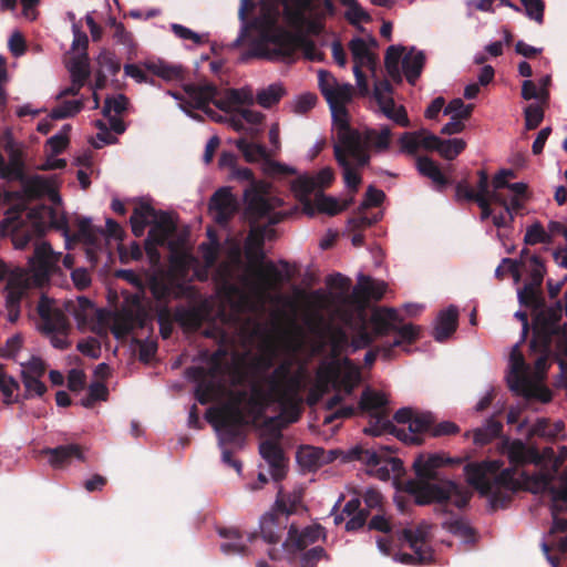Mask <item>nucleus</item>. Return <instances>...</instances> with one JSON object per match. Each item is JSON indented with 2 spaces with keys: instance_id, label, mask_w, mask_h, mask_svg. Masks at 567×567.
Wrapping results in <instances>:
<instances>
[{
  "instance_id": "obj_1",
  "label": "nucleus",
  "mask_w": 567,
  "mask_h": 567,
  "mask_svg": "<svg viewBox=\"0 0 567 567\" xmlns=\"http://www.w3.org/2000/svg\"><path fill=\"white\" fill-rule=\"evenodd\" d=\"M48 216L51 225L66 231L68 219L65 216H58L51 207L41 209H27L25 205L10 208L1 221V230L10 234L12 244L17 249H24L30 241L35 239L33 255L29 258V269L18 270L13 274L6 286V307L20 308L21 300L31 286L42 287L50 279V274L55 268L58 256L51 246L39 243L44 234V225L41 220Z\"/></svg>"
},
{
  "instance_id": "obj_2",
  "label": "nucleus",
  "mask_w": 567,
  "mask_h": 567,
  "mask_svg": "<svg viewBox=\"0 0 567 567\" xmlns=\"http://www.w3.org/2000/svg\"><path fill=\"white\" fill-rule=\"evenodd\" d=\"M450 462L440 454L420 455L415 458L413 468L417 480L408 481L405 484V491L414 497L415 504L424 506L436 503L444 513L449 512V503L460 509L468 504L472 493L466 487L450 480L433 482L437 480L436 470Z\"/></svg>"
},
{
  "instance_id": "obj_3",
  "label": "nucleus",
  "mask_w": 567,
  "mask_h": 567,
  "mask_svg": "<svg viewBox=\"0 0 567 567\" xmlns=\"http://www.w3.org/2000/svg\"><path fill=\"white\" fill-rule=\"evenodd\" d=\"M251 27L260 33L255 43L254 56L268 60H288L293 58L296 50H301L310 61L320 60L316 43L302 33H292L278 25L277 12L264 8L262 13L251 22Z\"/></svg>"
},
{
  "instance_id": "obj_4",
  "label": "nucleus",
  "mask_w": 567,
  "mask_h": 567,
  "mask_svg": "<svg viewBox=\"0 0 567 567\" xmlns=\"http://www.w3.org/2000/svg\"><path fill=\"white\" fill-rule=\"evenodd\" d=\"M393 133L389 125L379 128H357L343 150L344 162L337 163L349 190L358 192L361 183V169L370 167L373 155L385 154L392 145Z\"/></svg>"
},
{
  "instance_id": "obj_5",
  "label": "nucleus",
  "mask_w": 567,
  "mask_h": 567,
  "mask_svg": "<svg viewBox=\"0 0 567 567\" xmlns=\"http://www.w3.org/2000/svg\"><path fill=\"white\" fill-rule=\"evenodd\" d=\"M266 391L254 389L256 398L250 400L252 405H260V411L268 403H278L284 414H289L290 422H296L300 416L299 393L303 388L301 371H292L291 362H280L270 373L264 378Z\"/></svg>"
},
{
  "instance_id": "obj_6",
  "label": "nucleus",
  "mask_w": 567,
  "mask_h": 567,
  "mask_svg": "<svg viewBox=\"0 0 567 567\" xmlns=\"http://www.w3.org/2000/svg\"><path fill=\"white\" fill-rule=\"evenodd\" d=\"M231 176L237 181L249 183L244 190V200L249 218L255 221L268 219L270 225L279 224L285 218L284 213L274 212L282 205V200L270 194L271 186L268 182L256 179L252 171L248 167L236 166Z\"/></svg>"
},
{
  "instance_id": "obj_7",
  "label": "nucleus",
  "mask_w": 567,
  "mask_h": 567,
  "mask_svg": "<svg viewBox=\"0 0 567 567\" xmlns=\"http://www.w3.org/2000/svg\"><path fill=\"white\" fill-rule=\"evenodd\" d=\"M403 318L396 309L382 307L375 309L371 317L370 323L373 326L377 334L386 336L390 332H395L398 337L386 348H384V357L389 358L393 348L400 347L403 343H413L420 338L421 327L413 323L402 324Z\"/></svg>"
},
{
  "instance_id": "obj_8",
  "label": "nucleus",
  "mask_w": 567,
  "mask_h": 567,
  "mask_svg": "<svg viewBox=\"0 0 567 567\" xmlns=\"http://www.w3.org/2000/svg\"><path fill=\"white\" fill-rule=\"evenodd\" d=\"M502 467L499 461H484L481 463L466 465L467 482L482 496L489 498L491 511L507 508L513 499L515 492L491 486L489 474H496Z\"/></svg>"
},
{
  "instance_id": "obj_9",
  "label": "nucleus",
  "mask_w": 567,
  "mask_h": 567,
  "mask_svg": "<svg viewBox=\"0 0 567 567\" xmlns=\"http://www.w3.org/2000/svg\"><path fill=\"white\" fill-rule=\"evenodd\" d=\"M393 452L389 445H381L378 449L357 445L348 451L347 458L367 465L369 475L389 481L391 473H400L403 470V462L392 456Z\"/></svg>"
},
{
  "instance_id": "obj_10",
  "label": "nucleus",
  "mask_w": 567,
  "mask_h": 567,
  "mask_svg": "<svg viewBox=\"0 0 567 567\" xmlns=\"http://www.w3.org/2000/svg\"><path fill=\"white\" fill-rule=\"evenodd\" d=\"M245 394L241 393L240 396ZM243 398L228 403L219 410L209 409L206 419L218 432L219 444H236L243 441V427L248 424L246 414L240 406Z\"/></svg>"
},
{
  "instance_id": "obj_11",
  "label": "nucleus",
  "mask_w": 567,
  "mask_h": 567,
  "mask_svg": "<svg viewBox=\"0 0 567 567\" xmlns=\"http://www.w3.org/2000/svg\"><path fill=\"white\" fill-rule=\"evenodd\" d=\"M265 228H252L245 241V256L256 268L255 275L265 288H272L284 280L281 271L272 261L264 265Z\"/></svg>"
},
{
  "instance_id": "obj_12",
  "label": "nucleus",
  "mask_w": 567,
  "mask_h": 567,
  "mask_svg": "<svg viewBox=\"0 0 567 567\" xmlns=\"http://www.w3.org/2000/svg\"><path fill=\"white\" fill-rule=\"evenodd\" d=\"M54 301L42 295L37 306V312L40 318L39 330L45 336H51V344L59 350H65L70 347V342L59 336L66 334L69 330V321L61 309L55 307Z\"/></svg>"
},
{
  "instance_id": "obj_13",
  "label": "nucleus",
  "mask_w": 567,
  "mask_h": 567,
  "mask_svg": "<svg viewBox=\"0 0 567 567\" xmlns=\"http://www.w3.org/2000/svg\"><path fill=\"white\" fill-rule=\"evenodd\" d=\"M388 399L383 393L367 389L362 392L359 409L369 413V425L364 427V433L372 436H380L386 431H393L394 424L388 416L385 405Z\"/></svg>"
},
{
  "instance_id": "obj_14",
  "label": "nucleus",
  "mask_w": 567,
  "mask_h": 567,
  "mask_svg": "<svg viewBox=\"0 0 567 567\" xmlns=\"http://www.w3.org/2000/svg\"><path fill=\"white\" fill-rule=\"evenodd\" d=\"M184 92L187 94L188 99L193 101V109L202 110L210 116L215 114L208 106L210 102H213L216 107L227 113L235 107L229 100V90L225 92L223 97L216 99L218 89L212 83H188L184 85Z\"/></svg>"
},
{
  "instance_id": "obj_15",
  "label": "nucleus",
  "mask_w": 567,
  "mask_h": 567,
  "mask_svg": "<svg viewBox=\"0 0 567 567\" xmlns=\"http://www.w3.org/2000/svg\"><path fill=\"white\" fill-rule=\"evenodd\" d=\"M288 536L281 544V548H270L268 556L272 560H279L284 551L296 553L306 549L309 545L315 544L320 538H326L324 528L321 525H312L299 532L298 528L291 524L288 528Z\"/></svg>"
},
{
  "instance_id": "obj_16",
  "label": "nucleus",
  "mask_w": 567,
  "mask_h": 567,
  "mask_svg": "<svg viewBox=\"0 0 567 567\" xmlns=\"http://www.w3.org/2000/svg\"><path fill=\"white\" fill-rule=\"evenodd\" d=\"M398 539L405 542L413 554L403 553L400 561L410 565H424L433 559V550L427 543V530L423 526L416 528H403L398 532Z\"/></svg>"
},
{
  "instance_id": "obj_17",
  "label": "nucleus",
  "mask_w": 567,
  "mask_h": 567,
  "mask_svg": "<svg viewBox=\"0 0 567 567\" xmlns=\"http://www.w3.org/2000/svg\"><path fill=\"white\" fill-rule=\"evenodd\" d=\"M334 179V172L331 167H324L319 171L316 178L302 176L295 181L292 189L303 206V210L313 216L311 194L328 187Z\"/></svg>"
},
{
  "instance_id": "obj_18",
  "label": "nucleus",
  "mask_w": 567,
  "mask_h": 567,
  "mask_svg": "<svg viewBox=\"0 0 567 567\" xmlns=\"http://www.w3.org/2000/svg\"><path fill=\"white\" fill-rule=\"evenodd\" d=\"M477 176V190L473 189L466 181H461L455 186V197L458 202L466 200L476 203L481 208V217L485 220L493 214L491 208L492 202L487 196V172L480 169Z\"/></svg>"
},
{
  "instance_id": "obj_19",
  "label": "nucleus",
  "mask_w": 567,
  "mask_h": 567,
  "mask_svg": "<svg viewBox=\"0 0 567 567\" xmlns=\"http://www.w3.org/2000/svg\"><path fill=\"white\" fill-rule=\"evenodd\" d=\"M275 440H266L259 444V453L268 463L270 474L275 482H280L287 474V458L279 441L282 434L279 429L274 430Z\"/></svg>"
},
{
  "instance_id": "obj_20",
  "label": "nucleus",
  "mask_w": 567,
  "mask_h": 567,
  "mask_svg": "<svg viewBox=\"0 0 567 567\" xmlns=\"http://www.w3.org/2000/svg\"><path fill=\"white\" fill-rule=\"evenodd\" d=\"M333 125L337 128V142L333 145V155L337 163L344 162L343 150L353 136L357 128L351 127L349 114L344 105H329Z\"/></svg>"
},
{
  "instance_id": "obj_21",
  "label": "nucleus",
  "mask_w": 567,
  "mask_h": 567,
  "mask_svg": "<svg viewBox=\"0 0 567 567\" xmlns=\"http://www.w3.org/2000/svg\"><path fill=\"white\" fill-rule=\"evenodd\" d=\"M434 417L431 413L415 414L408 429H400L394 425V430L386 431L385 434L394 435L405 444L421 445L424 442L422 434L425 432H431Z\"/></svg>"
},
{
  "instance_id": "obj_22",
  "label": "nucleus",
  "mask_w": 567,
  "mask_h": 567,
  "mask_svg": "<svg viewBox=\"0 0 567 567\" xmlns=\"http://www.w3.org/2000/svg\"><path fill=\"white\" fill-rule=\"evenodd\" d=\"M175 231L176 225L172 216L166 212L158 210L157 217L152 220V227L148 230L147 238L145 240V248L147 252L150 255H157L156 246L165 245Z\"/></svg>"
},
{
  "instance_id": "obj_23",
  "label": "nucleus",
  "mask_w": 567,
  "mask_h": 567,
  "mask_svg": "<svg viewBox=\"0 0 567 567\" xmlns=\"http://www.w3.org/2000/svg\"><path fill=\"white\" fill-rule=\"evenodd\" d=\"M289 517L271 508L260 519V536L268 544H278L288 528Z\"/></svg>"
},
{
  "instance_id": "obj_24",
  "label": "nucleus",
  "mask_w": 567,
  "mask_h": 567,
  "mask_svg": "<svg viewBox=\"0 0 567 567\" xmlns=\"http://www.w3.org/2000/svg\"><path fill=\"white\" fill-rule=\"evenodd\" d=\"M148 288L158 303H168L172 298H179L185 289L182 284L161 274H154L150 277Z\"/></svg>"
},
{
  "instance_id": "obj_25",
  "label": "nucleus",
  "mask_w": 567,
  "mask_h": 567,
  "mask_svg": "<svg viewBox=\"0 0 567 567\" xmlns=\"http://www.w3.org/2000/svg\"><path fill=\"white\" fill-rule=\"evenodd\" d=\"M209 210L218 225H226L237 212L236 199L227 188H219L209 200Z\"/></svg>"
},
{
  "instance_id": "obj_26",
  "label": "nucleus",
  "mask_w": 567,
  "mask_h": 567,
  "mask_svg": "<svg viewBox=\"0 0 567 567\" xmlns=\"http://www.w3.org/2000/svg\"><path fill=\"white\" fill-rule=\"evenodd\" d=\"M186 375L197 383L195 389L196 400L203 405L209 403L215 393V384L208 377L214 375V370L204 367H189L186 369Z\"/></svg>"
},
{
  "instance_id": "obj_27",
  "label": "nucleus",
  "mask_w": 567,
  "mask_h": 567,
  "mask_svg": "<svg viewBox=\"0 0 567 567\" xmlns=\"http://www.w3.org/2000/svg\"><path fill=\"white\" fill-rule=\"evenodd\" d=\"M22 184V189L24 195L28 198H39L43 195H49L52 200H60L58 193L55 192V186L52 179L45 178L43 176H31L28 177L24 175L23 179H18Z\"/></svg>"
},
{
  "instance_id": "obj_28",
  "label": "nucleus",
  "mask_w": 567,
  "mask_h": 567,
  "mask_svg": "<svg viewBox=\"0 0 567 567\" xmlns=\"http://www.w3.org/2000/svg\"><path fill=\"white\" fill-rule=\"evenodd\" d=\"M509 362L511 371L506 378L509 390H513L514 388L524 390L526 388L528 377L526 374L527 365L519 349V343L515 344L512 349Z\"/></svg>"
},
{
  "instance_id": "obj_29",
  "label": "nucleus",
  "mask_w": 567,
  "mask_h": 567,
  "mask_svg": "<svg viewBox=\"0 0 567 567\" xmlns=\"http://www.w3.org/2000/svg\"><path fill=\"white\" fill-rule=\"evenodd\" d=\"M385 290L386 285L383 281H374L369 276L360 275L352 296L357 301L361 302H367L370 299L378 301L382 299Z\"/></svg>"
},
{
  "instance_id": "obj_30",
  "label": "nucleus",
  "mask_w": 567,
  "mask_h": 567,
  "mask_svg": "<svg viewBox=\"0 0 567 567\" xmlns=\"http://www.w3.org/2000/svg\"><path fill=\"white\" fill-rule=\"evenodd\" d=\"M507 457L513 467H518L527 463L538 464L542 456L537 449L528 447L523 441L514 440L507 446Z\"/></svg>"
},
{
  "instance_id": "obj_31",
  "label": "nucleus",
  "mask_w": 567,
  "mask_h": 567,
  "mask_svg": "<svg viewBox=\"0 0 567 567\" xmlns=\"http://www.w3.org/2000/svg\"><path fill=\"white\" fill-rule=\"evenodd\" d=\"M49 455V463L54 468H62L70 464L72 460L84 461L82 447L79 444L59 445L54 449H47L43 451Z\"/></svg>"
},
{
  "instance_id": "obj_32",
  "label": "nucleus",
  "mask_w": 567,
  "mask_h": 567,
  "mask_svg": "<svg viewBox=\"0 0 567 567\" xmlns=\"http://www.w3.org/2000/svg\"><path fill=\"white\" fill-rule=\"evenodd\" d=\"M457 324L458 310L455 306H450L447 309L440 311L433 331L434 339L439 342L445 341L456 331Z\"/></svg>"
},
{
  "instance_id": "obj_33",
  "label": "nucleus",
  "mask_w": 567,
  "mask_h": 567,
  "mask_svg": "<svg viewBox=\"0 0 567 567\" xmlns=\"http://www.w3.org/2000/svg\"><path fill=\"white\" fill-rule=\"evenodd\" d=\"M426 61V56L423 51H417L415 48H411L402 59V71L409 84L415 85L416 81L422 74Z\"/></svg>"
},
{
  "instance_id": "obj_34",
  "label": "nucleus",
  "mask_w": 567,
  "mask_h": 567,
  "mask_svg": "<svg viewBox=\"0 0 567 567\" xmlns=\"http://www.w3.org/2000/svg\"><path fill=\"white\" fill-rule=\"evenodd\" d=\"M157 213L158 210L146 202H141L135 206L130 217L132 233L135 237L144 235L146 226L152 224V220L157 217Z\"/></svg>"
},
{
  "instance_id": "obj_35",
  "label": "nucleus",
  "mask_w": 567,
  "mask_h": 567,
  "mask_svg": "<svg viewBox=\"0 0 567 567\" xmlns=\"http://www.w3.org/2000/svg\"><path fill=\"white\" fill-rule=\"evenodd\" d=\"M554 476L549 473H539L534 477V483L543 491L548 492L553 501L567 503V470L560 476L558 486L553 484Z\"/></svg>"
},
{
  "instance_id": "obj_36",
  "label": "nucleus",
  "mask_w": 567,
  "mask_h": 567,
  "mask_svg": "<svg viewBox=\"0 0 567 567\" xmlns=\"http://www.w3.org/2000/svg\"><path fill=\"white\" fill-rule=\"evenodd\" d=\"M323 333L328 338L330 344V357L338 359L350 347V339L346 330L332 323H327L323 327Z\"/></svg>"
},
{
  "instance_id": "obj_37",
  "label": "nucleus",
  "mask_w": 567,
  "mask_h": 567,
  "mask_svg": "<svg viewBox=\"0 0 567 567\" xmlns=\"http://www.w3.org/2000/svg\"><path fill=\"white\" fill-rule=\"evenodd\" d=\"M303 497V491L301 488L293 489L292 492H285L280 485L278 487L275 504L271 508L286 516H290L296 513L297 507L301 504Z\"/></svg>"
},
{
  "instance_id": "obj_38",
  "label": "nucleus",
  "mask_w": 567,
  "mask_h": 567,
  "mask_svg": "<svg viewBox=\"0 0 567 567\" xmlns=\"http://www.w3.org/2000/svg\"><path fill=\"white\" fill-rule=\"evenodd\" d=\"M218 534L226 542L220 544L225 555H247L248 547L243 542V534L237 528H219Z\"/></svg>"
},
{
  "instance_id": "obj_39",
  "label": "nucleus",
  "mask_w": 567,
  "mask_h": 567,
  "mask_svg": "<svg viewBox=\"0 0 567 567\" xmlns=\"http://www.w3.org/2000/svg\"><path fill=\"white\" fill-rule=\"evenodd\" d=\"M4 150L9 155V162L7 163L4 179H23L25 172L22 152L14 146V143L12 141H8L6 143Z\"/></svg>"
},
{
  "instance_id": "obj_40",
  "label": "nucleus",
  "mask_w": 567,
  "mask_h": 567,
  "mask_svg": "<svg viewBox=\"0 0 567 567\" xmlns=\"http://www.w3.org/2000/svg\"><path fill=\"white\" fill-rule=\"evenodd\" d=\"M349 50L352 54L354 65L369 68L375 71L377 56L373 54L362 38H354L349 42Z\"/></svg>"
},
{
  "instance_id": "obj_41",
  "label": "nucleus",
  "mask_w": 567,
  "mask_h": 567,
  "mask_svg": "<svg viewBox=\"0 0 567 567\" xmlns=\"http://www.w3.org/2000/svg\"><path fill=\"white\" fill-rule=\"evenodd\" d=\"M561 315L563 305L560 301H556L551 307L545 308L544 306L543 308L537 309L533 322L560 333L561 328L559 326V321L561 319Z\"/></svg>"
},
{
  "instance_id": "obj_42",
  "label": "nucleus",
  "mask_w": 567,
  "mask_h": 567,
  "mask_svg": "<svg viewBox=\"0 0 567 567\" xmlns=\"http://www.w3.org/2000/svg\"><path fill=\"white\" fill-rule=\"evenodd\" d=\"M175 322L185 331L194 332L202 327L203 316L197 308L177 306L175 308Z\"/></svg>"
},
{
  "instance_id": "obj_43",
  "label": "nucleus",
  "mask_w": 567,
  "mask_h": 567,
  "mask_svg": "<svg viewBox=\"0 0 567 567\" xmlns=\"http://www.w3.org/2000/svg\"><path fill=\"white\" fill-rule=\"evenodd\" d=\"M416 167L421 175L432 179V182L437 186L439 190H442L450 184L449 178L442 173L439 165L430 157H419Z\"/></svg>"
},
{
  "instance_id": "obj_44",
  "label": "nucleus",
  "mask_w": 567,
  "mask_h": 567,
  "mask_svg": "<svg viewBox=\"0 0 567 567\" xmlns=\"http://www.w3.org/2000/svg\"><path fill=\"white\" fill-rule=\"evenodd\" d=\"M236 146L241 152L246 162L257 163L262 161V168L265 167L266 159L270 158V153L262 144L249 142L241 137L236 141Z\"/></svg>"
},
{
  "instance_id": "obj_45",
  "label": "nucleus",
  "mask_w": 567,
  "mask_h": 567,
  "mask_svg": "<svg viewBox=\"0 0 567 567\" xmlns=\"http://www.w3.org/2000/svg\"><path fill=\"white\" fill-rule=\"evenodd\" d=\"M558 332L533 322V338L530 340V350L539 354H548L551 347L553 337Z\"/></svg>"
},
{
  "instance_id": "obj_46",
  "label": "nucleus",
  "mask_w": 567,
  "mask_h": 567,
  "mask_svg": "<svg viewBox=\"0 0 567 567\" xmlns=\"http://www.w3.org/2000/svg\"><path fill=\"white\" fill-rule=\"evenodd\" d=\"M349 202H344L342 205L336 197L323 194L322 190H317L312 199L313 214L324 213L330 216H334L340 212L344 210L349 206Z\"/></svg>"
},
{
  "instance_id": "obj_47",
  "label": "nucleus",
  "mask_w": 567,
  "mask_h": 567,
  "mask_svg": "<svg viewBox=\"0 0 567 567\" xmlns=\"http://www.w3.org/2000/svg\"><path fill=\"white\" fill-rule=\"evenodd\" d=\"M515 476L516 467L499 468L496 474H489L491 486L517 492L520 489V482Z\"/></svg>"
},
{
  "instance_id": "obj_48",
  "label": "nucleus",
  "mask_w": 567,
  "mask_h": 567,
  "mask_svg": "<svg viewBox=\"0 0 567 567\" xmlns=\"http://www.w3.org/2000/svg\"><path fill=\"white\" fill-rule=\"evenodd\" d=\"M565 430L561 421L550 423L547 419H538L529 430V436H539L554 440Z\"/></svg>"
},
{
  "instance_id": "obj_49",
  "label": "nucleus",
  "mask_w": 567,
  "mask_h": 567,
  "mask_svg": "<svg viewBox=\"0 0 567 567\" xmlns=\"http://www.w3.org/2000/svg\"><path fill=\"white\" fill-rule=\"evenodd\" d=\"M382 113L401 127H409L410 120L403 105L396 106L393 97H389L383 104H379Z\"/></svg>"
},
{
  "instance_id": "obj_50",
  "label": "nucleus",
  "mask_w": 567,
  "mask_h": 567,
  "mask_svg": "<svg viewBox=\"0 0 567 567\" xmlns=\"http://www.w3.org/2000/svg\"><path fill=\"white\" fill-rule=\"evenodd\" d=\"M359 324L360 326L353 330V331H355V334L350 340V347L352 348L353 352L371 346L377 337H381L380 334L375 333L373 327H372V331H369L368 320L367 321L361 320L359 322Z\"/></svg>"
},
{
  "instance_id": "obj_51",
  "label": "nucleus",
  "mask_w": 567,
  "mask_h": 567,
  "mask_svg": "<svg viewBox=\"0 0 567 567\" xmlns=\"http://www.w3.org/2000/svg\"><path fill=\"white\" fill-rule=\"evenodd\" d=\"M518 300L522 306L533 309L535 312L545 306V299L539 288L524 285L518 291Z\"/></svg>"
},
{
  "instance_id": "obj_52",
  "label": "nucleus",
  "mask_w": 567,
  "mask_h": 567,
  "mask_svg": "<svg viewBox=\"0 0 567 567\" xmlns=\"http://www.w3.org/2000/svg\"><path fill=\"white\" fill-rule=\"evenodd\" d=\"M285 93L286 91L281 84H270L257 93L256 101L260 106L270 109L279 103Z\"/></svg>"
},
{
  "instance_id": "obj_53",
  "label": "nucleus",
  "mask_w": 567,
  "mask_h": 567,
  "mask_svg": "<svg viewBox=\"0 0 567 567\" xmlns=\"http://www.w3.org/2000/svg\"><path fill=\"white\" fill-rule=\"evenodd\" d=\"M514 394L523 396L525 399H537L543 403H548L553 399L551 391L542 385L534 384L529 378L527 379V384L524 390H519L518 388H514L511 390Z\"/></svg>"
},
{
  "instance_id": "obj_54",
  "label": "nucleus",
  "mask_w": 567,
  "mask_h": 567,
  "mask_svg": "<svg viewBox=\"0 0 567 567\" xmlns=\"http://www.w3.org/2000/svg\"><path fill=\"white\" fill-rule=\"evenodd\" d=\"M104 235V230L101 228H95L91 219L81 218L78 220V234L76 238L82 240L84 244L90 246H95L99 243V236Z\"/></svg>"
},
{
  "instance_id": "obj_55",
  "label": "nucleus",
  "mask_w": 567,
  "mask_h": 567,
  "mask_svg": "<svg viewBox=\"0 0 567 567\" xmlns=\"http://www.w3.org/2000/svg\"><path fill=\"white\" fill-rule=\"evenodd\" d=\"M353 87L351 84H339L332 91L323 90V96L329 105H344L352 99Z\"/></svg>"
},
{
  "instance_id": "obj_56",
  "label": "nucleus",
  "mask_w": 567,
  "mask_h": 567,
  "mask_svg": "<svg viewBox=\"0 0 567 567\" xmlns=\"http://www.w3.org/2000/svg\"><path fill=\"white\" fill-rule=\"evenodd\" d=\"M70 73L72 78V82L85 84L86 80L90 76L89 61L87 54L83 53L81 56L74 59L70 66Z\"/></svg>"
},
{
  "instance_id": "obj_57",
  "label": "nucleus",
  "mask_w": 567,
  "mask_h": 567,
  "mask_svg": "<svg viewBox=\"0 0 567 567\" xmlns=\"http://www.w3.org/2000/svg\"><path fill=\"white\" fill-rule=\"evenodd\" d=\"M524 243L532 246L536 244H550V235L539 221H536L527 227Z\"/></svg>"
},
{
  "instance_id": "obj_58",
  "label": "nucleus",
  "mask_w": 567,
  "mask_h": 567,
  "mask_svg": "<svg viewBox=\"0 0 567 567\" xmlns=\"http://www.w3.org/2000/svg\"><path fill=\"white\" fill-rule=\"evenodd\" d=\"M466 147V142L462 138L443 140L439 148V154L445 159L452 161L458 156Z\"/></svg>"
},
{
  "instance_id": "obj_59",
  "label": "nucleus",
  "mask_w": 567,
  "mask_h": 567,
  "mask_svg": "<svg viewBox=\"0 0 567 567\" xmlns=\"http://www.w3.org/2000/svg\"><path fill=\"white\" fill-rule=\"evenodd\" d=\"M71 131V125L65 124L61 132L51 136L48 140V145L51 148L53 155L61 154L69 145V133Z\"/></svg>"
},
{
  "instance_id": "obj_60",
  "label": "nucleus",
  "mask_w": 567,
  "mask_h": 567,
  "mask_svg": "<svg viewBox=\"0 0 567 567\" xmlns=\"http://www.w3.org/2000/svg\"><path fill=\"white\" fill-rule=\"evenodd\" d=\"M128 99L124 94H118L115 97L109 96L104 101L102 114L105 117H110L112 111L116 114H122L124 111H126Z\"/></svg>"
},
{
  "instance_id": "obj_61",
  "label": "nucleus",
  "mask_w": 567,
  "mask_h": 567,
  "mask_svg": "<svg viewBox=\"0 0 567 567\" xmlns=\"http://www.w3.org/2000/svg\"><path fill=\"white\" fill-rule=\"evenodd\" d=\"M443 528L453 535L470 539L474 536V529L463 519H452L443 523Z\"/></svg>"
},
{
  "instance_id": "obj_62",
  "label": "nucleus",
  "mask_w": 567,
  "mask_h": 567,
  "mask_svg": "<svg viewBox=\"0 0 567 567\" xmlns=\"http://www.w3.org/2000/svg\"><path fill=\"white\" fill-rule=\"evenodd\" d=\"M529 261L533 268L530 270L529 281L526 285L540 289L545 276V265L537 255H532Z\"/></svg>"
},
{
  "instance_id": "obj_63",
  "label": "nucleus",
  "mask_w": 567,
  "mask_h": 567,
  "mask_svg": "<svg viewBox=\"0 0 567 567\" xmlns=\"http://www.w3.org/2000/svg\"><path fill=\"white\" fill-rule=\"evenodd\" d=\"M97 64L101 68L100 71H106L111 75H116L121 70V63L115 59V55L107 51L103 50L97 56Z\"/></svg>"
},
{
  "instance_id": "obj_64",
  "label": "nucleus",
  "mask_w": 567,
  "mask_h": 567,
  "mask_svg": "<svg viewBox=\"0 0 567 567\" xmlns=\"http://www.w3.org/2000/svg\"><path fill=\"white\" fill-rule=\"evenodd\" d=\"M276 357H277V353H276L275 348H272V347L268 348L265 352L257 355L254 359V367H255L256 371H258L260 373H267L269 370H271L274 368Z\"/></svg>"
}]
</instances>
